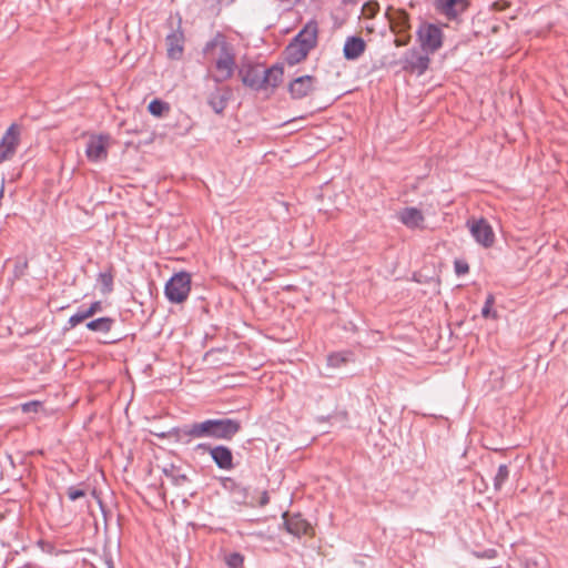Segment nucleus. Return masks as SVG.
Listing matches in <instances>:
<instances>
[{"instance_id":"nucleus-17","label":"nucleus","mask_w":568,"mask_h":568,"mask_svg":"<svg viewBox=\"0 0 568 568\" xmlns=\"http://www.w3.org/2000/svg\"><path fill=\"white\" fill-rule=\"evenodd\" d=\"M168 57L171 60H180L183 55L184 36L182 33H170L165 38Z\"/></svg>"},{"instance_id":"nucleus-29","label":"nucleus","mask_w":568,"mask_h":568,"mask_svg":"<svg viewBox=\"0 0 568 568\" xmlns=\"http://www.w3.org/2000/svg\"><path fill=\"white\" fill-rule=\"evenodd\" d=\"M67 496L74 501L87 496V489L79 486H70L67 488Z\"/></svg>"},{"instance_id":"nucleus-39","label":"nucleus","mask_w":568,"mask_h":568,"mask_svg":"<svg viewBox=\"0 0 568 568\" xmlns=\"http://www.w3.org/2000/svg\"><path fill=\"white\" fill-rule=\"evenodd\" d=\"M106 565H108V567H109V568H113L112 560H108V561H106Z\"/></svg>"},{"instance_id":"nucleus-31","label":"nucleus","mask_w":568,"mask_h":568,"mask_svg":"<svg viewBox=\"0 0 568 568\" xmlns=\"http://www.w3.org/2000/svg\"><path fill=\"white\" fill-rule=\"evenodd\" d=\"M429 58L428 55H419L416 61L414 62V68L418 70V72L422 74L424 73L427 68H428V64H429Z\"/></svg>"},{"instance_id":"nucleus-16","label":"nucleus","mask_w":568,"mask_h":568,"mask_svg":"<svg viewBox=\"0 0 568 568\" xmlns=\"http://www.w3.org/2000/svg\"><path fill=\"white\" fill-rule=\"evenodd\" d=\"M366 43L359 37H348L343 48V54L346 60H356L365 51Z\"/></svg>"},{"instance_id":"nucleus-13","label":"nucleus","mask_w":568,"mask_h":568,"mask_svg":"<svg viewBox=\"0 0 568 568\" xmlns=\"http://www.w3.org/2000/svg\"><path fill=\"white\" fill-rule=\"evenodd\" d=\"M398 220L409 229H422L425 217L416 207H405L398 213Z\"/></svg>"},{"instance_id":"nucleus-21","label":"nucleus","mask_w":568,"mask_h":568,"mask_svg":"<svg viewBox=\"0 0 568 568\" xmlns=\"http://www.w3.org/2000/svg\"><path fill=\"white\" fill-rule=\"evenodd\" d=\"M283 78V68L281 65H273L270 69L263 68V89L267 87L275 88L280 84Z\"/></svg>"},{"instance_id":"nucleus-36","label":"nucleus","mask_w":568,"mask_h":568,"mask_svg":"<svg viewBox=\"0 0 568 568\" xmlns=\"http://www.w3.org/2000/svg\"><path fill=\"white\" fill-rule=\"evenodd\" d=\"M399 18H400V23H402V26H403L404 28H405V27H407V26H408V16H407V13H406V12H404V11H400V12H399Z\"/></svg>"},{"instance_id":"nucleus-25","label":"nucleus","mask_w":568,"mask_h":568,"mask_svg":"<svg viewBox=\"0 0 568 568\" xmlns=\"http://www.w3.org/2000/svg\"><path fill=\"white\" fill-rule=\"evenodd\" d=\"M28 271V260L23 256H18L13 263L12 278L11 281H18L22 278Z\"/></svg>"},{"instance_id":"nucleus-7","label":"nucleus","mask_w":568,"mask_h":568,"mask_svg":"<svg viewBox=\"0 0 568 568\" xmlns=\"http://www.w3.org/2000/svg\"><path fill=\"white\" fill-rule=\"evenodd\" d=\"M221 84L222 83L213 82V87H209L206 91L207 104L217 114H221L225 110L232 95V90L229 87H222Z\"/></svg>"},{"instance_id":"nucleus-8","label":"nucleus","mask_w":568,"mask_h":568,"mask_svg":"<svg viewBox=\"0 0 568 568\" xmlns=\"http://www.w3.org/2000/svg\"><path fill=\"white\" fill-rule=\"evenodd\" d=\"M470 233L475 241L485 247H490L495 242L493 227L485 219L468 221Z\"/></svg>"},{"instance_id":"nucleus-30","label":"nucleus","mask_w":568,"mask_h":568,"mask_svg":"<svg viewBox=\"0 0 568 568\" xmlns=\"http://www.w3.org/2000/svg\"><path fill=\"white\" fill-rule=\"evenodd\" d=\"M244 558L239 552H232L226 556V564L230 568H241L243 566Z\"/></svg>"},{"instance_id":"nucleus-4","label":"nucleus","mask_w":568,"mask_h":568,"mask_svg":"<svg viewBox=\"0 0 568 568\" xmlns=\"http://www.w3.org/2000/svg\"><path fill=\"white\" fill-rule=\"evenodd\" d=\"M423 50L429 54L435 53L443 45V32L439 27L433 23H424L417 31Z\"/></svg>"},{"instance_id":"nucleus-26","label":"nucleus","mask_w":568,"mask_h":568,"mask_svg":"<svg viewBox=\"0 0 568 568\" xmlns=\"http://www.w3.org/2000/svg\"><path fill=\"white\" fill-rule=\"evenodd\" d=\"M148 432L151 435L158 436L160 438L173 436L178 439V438H180V436L182 434V428L161 427V428H154V429L150 428V429H148Z\"/></svg>"},{"instance_id":"nucleus-9","label":"nucleus","mask_w":568,"mask_h":568,"mask_svg":"<svg viewBox=\"0 0 568 568\" xmlns=\"http://www.w3.org/2000/svg\"><path fill=\"white\" fill-rule=\"evenodd\" d=\"M197 448L207 450L220 469L231 470L234 467L233 454L229 447L223 445L212 447L209 444H199Z\"/></svg>"},{"instance_id":"nucleus-15","label":"nucleus","mask_w":568,"mask_h":568,"mask_svg":"<svg viewBox=\"0 0 568 568\" xmlns=\"http://www.w3.org/2000/svg\"><path fill=\"white\" fill-rule=\"evenodd\" d=\"M221 486L231 494L236 504H244L247 498V489L231 477L221 478Z\"/></svg>"},{"instance_id":"nucleus-11","label":"nucleus","mask_w":568,"mask_h":568,"mask_svg":"<svg viewBox=\"0 0 568 568\" xmlns=\"http://www.w3.org/2000/svg\"><path fill=\"white\" fill-rule=\"evenodd\" d=\"M315 78L311 75H302L294 79L288 87L290 94L293 99H303L314 89Z\"/></svg>"},{"instance_id":"nucleus-5","label":"nucleus","mask_w":568,"mask_h":568,"mask_svg":"<svg viewBox=\"0 0 568 568\" xmlns=\"http://www.w3.org/2000/svg\"><path fill=\"white\" fill-rule=\"evenodd\" d=\"M239 77L242 83L255 91L263 89V65L252 62H243L239 68Z\"/></svg>"},{"instance_id":"nucleus-18","label":"nucleus","mask_w":568,"mask_h":568,"mask_svg":"<svg viewBox=\"0 0 568 568\" xmlns=\"http://www.w3.org/2000/svg\"><path fill=\"white\" fill-rule=\"evenodd\" d=\"M285 527L290 534L296 537L307 535L310 530H312L311 525L306 520H304L300 515H295L291 518L285 519Z\"/></svg>"},{"instance_id":"nucleus-27","label":"nucleus","mask_w":568,"mask_h":568,"mask_svg":"<svg viewBox=\"0 0 568 568\" xmlns=\"http://www.w3.org/2000/svg\"><path fill=\"white\" fill-rule=\"evenodd\" d=\"M509 478V469L507 465H500L498 467L497 474L494 477V488L495 490H500L503 485Z\"/></svg>"},{"instance_id":"nucleus-14","label":"nucleus","mask_w":568,"mask_h":568,"mask_svg":"<svg viewBox=\"0 0 568 568\" xmlns=\"http://www.w3.org/2000/svg\"><path fill=\"white\" fill-rule=\"evenodd\" d=\"M436 10L449 19L456 18L464 9V0H434Z\"/></svg>"},{"instance_id":"nucleus-22","label":"nucleus","mask_w":568,"mask_h":568,"mask_svg":"<svg viewBox=\"0 0 568 568\" xmlns=\"http://www.w3.org/2000/svg\"><path fill=\"white\" fill-rule=\"evenodd\" d=\"M97 285L103 295L113 291V273L111 267L99 274Z\"/></svg>"},{"instance_id":"nucleus-23","label":"nucleus","mask_w":568,"mask_h":568,"mask_svg":"<svg viewBox=\"0 0 568 568\" xmlns=\"http://www.w3.org/2000/svg\"><path fill=\"white\" fill-rule=\"evenodd\" d=\"M114 324L111 317H99L87 323V327L93 332L109 333Z\"/></svg>"},{"instance_id":"nucleus-32","label":"nucleus","mask_w":568,"mask_h":568,"mask_svg":"<svg viewBox=\"0 0 568 568\" xmlns=\"http://www.w3.org/2000/svg\"><path fill=\"white\" fill-rule=\"evenodd\" d=\"M346 362V357L342 354H331L327 357V363L332 367H339Z\"/></svg>"},{"instance_id":"nucleus-20","label":"nucleus","mask_w":568,"mask_h":568,"mask_svg":"<svg viewBox=\"0 0 568 568\" xmlns=\"http://www.w3.org/2000/svg\"><path fill=\"white\" fill-rule=\"evenodd\" d=\"M102 311V303L100 301L93 302L88 308L79 310L75 314H73L69 318V324L71 327H75L78 324L84 322L85 320L92 317L97 313Z\"/></svg>"},{"instance_id":"nucleus-2","label":"nucleus","mask_w":568,"mask_h":568,"mask_svg":"<svg viewBox=\"0 0 568 568\" xmlns=\"http://www.w3.org/2000/svg\"><path fill=\"white\" fill-rule=\"evenodd\" d=\"M240 429L241 423L236 419H206L201 423L184 426L182 428V435L193 438L212 437L230 440L240 432Z\"/></svg>"},{"instance_id":"nucleus-28","label":"nucleus","mask_w":568,"mask_h":568,"mask_svg":"<svg viewBox=\"0 0 568 568\" xmlns=\"http://www.w3.org/2000/svg\"><path fill=\"white\" fill-rule=\"evenodd\" d=\"M164 473H165L166 477L171 478L172 483L176 486H181L184 483L189 481V478L185 474H181L180 471H178L175 469H171L170 471L164 469Z\"/></svg>"},{"instance_id":"nucleus-10","label":"nucleus","mask_w":568,"mask_h":568,"mask_svg":"<svg viewBox=\"0 0 568 568\" xmlns=\"http://www.w3.org/2000/svg\"><path fill=\"white\" fill-rule=\"evenodd\" d=\"M85 155L91 162H100L106 159L108 146L102 135L90 138L87 143Z\"/></svg>"},{"instance_id":"nucleus-3","label":"nucleus","mask_w":568,"mask_h":568,"mask_svg":"<svg viewBox=\"0 0 568 568\" xmlns=\"http://www.w3.org/2000/svg\"><path fill=\"white\" fill-rule=\"evenodd\" d=\"M191 291V275L180 272L173 275L165 285V295L172 303L184 302Z\"/></svg>"},{"instance_id":"nucleus-35","label":"nucleus","mask_w":568,"mask_h":568,"mask_svg":"<svg viewBox=\"0 0 568 568\" xmlns=\"http://www.w3.org/2000/svg\"><path fill=\"white\" fill-rule=\"evenodd\" d=\"M38 407H40L39 402H30V403L24 404L22 406V409H23V412L29 413V412H37Z\"/></svg>"},{"instance_id":"nucleus-1","label":"nucleus","mask_w":568,"mask_h":568,"mask_svg":"<svg viewBox=\"0 0 568 568\" xmlns=\"http://www.w3.org/2000/svg\"><path fill=\"white\" fill-rule=\"evenodd\" d=\"M205 58L211 62L214 72L207 71L204 80L223 83L230 80L236 70L235 48L222 33H216L203 48Z\"/></svg>"},{"instance_id":"nucleus-12","label":"nucleus","mask_w":568,"mask_h":568,"mask_svg":"<svg viewBox=\"0 0 568 568\" xmlns=\"http://www.w3.org/2000/svg\"><path fill=\"white\" fill-rule=\"evenodd\" d=\"M318 27L315 21H310L295 37V42L312 50L317 43Z\"/></svg>"},{"instance_id":"nucleus-33","label":"nucleus","mask_w":568,"mask_h":568,"mask_svg":"<svg viewBox=\"0 0 568 568\" xmlns=\"http://www.w3.org/2000/svg\"><path fill=\"white\" fill-rule=\"evenodd\" d=\"M469 271V266L466 262L456 261L455 262V272L457 275H464Z\"/></svg>"},{"instance_id":"nucleus-38","label":"nucleus","mask_w":568,"mask_h":568,"mask_svg":"<svg viewBox=\"0 0 568 568\" xmlns=\"http://www.w3.org/2000/svg\"><path fill=\"white\" fill-rule=\"evenodd\" d=\"M526 568H540V566L536 560H528L526 562Z\"/></svg>"},{"instance_id":"nucleus-37","label":"nucleus","mask_w":568,"mask_h":568,"mask_svg":"<svg viewBox=\"0 0 568 568\" xmlns=\"http://www.w3.org/2000/svg\"><path fill=\"white\" fill-rule=\"evenodd\" d=\"M92 495L98 499V503H99L100 508H101V510H102V513H103V516H104V518L106 519V511H105V508H104V506H103V504H102L101 499H99V498L97 497V495H95V490H92Z\"/></svg>"},{"instance_id":"nucleus-34","label":"nucleus","mask_w":568,"mask_h":568,"mask_svg":"<svg viewBox=\"0 0 568 568\" xmlns=\"http://www.w3.org/2000/svg\"><path fill=\"white\" fill-rule=\"evenodd\" d=\"M494 303V297L489 295L485 302L484 307L481 308V315L484 317H488L490 315L491 305Z\"/></svg>"},{"instance_id":"nucleus-6","label":"nucleus","mask_w":568,"mask_h":568,"mask_svg":"<svg viewBox=\"0 0 568 568\" xmlns=\"http://www.w3.org/2000/svg\"><path fill=\"white\" fill-rule=\"evenodd\" d=\"M20 141V128L18 124L12 123L0 141V164L9 161L17 152Z\"/></svg>"},{"instance_id":"nucleus-19","label":"nucleus","mask_w":568,"mask_h":568,"mask_svg":"<svg viewBox=\"0 0 568 568\" xmlns=\"http://www.w3.org/2000/svg\"><path fill=\"white\" fill-rule=\"evenodd\" d=\"M307 48L301 45V43H296L295 41L290 43L285 50V60L290 65H294L304 60L308 52Z\"/></svg>"},{"instance_id":"nucleus-24","label":"nucleus","mask_w":568,"mask_h":568,"mask_svg":"<svg viewBox=\"0 0 568 568\" xmlns=\"http://www.w3.org/2000/svg\"><path fill=\"white\" fill-rule=\"evenodd\" d=\"M148 110L152 115L163 118L169 114L170 104L163 100L154 99L149 103Z\"/></svg>"}]
</instances>
